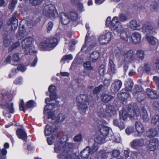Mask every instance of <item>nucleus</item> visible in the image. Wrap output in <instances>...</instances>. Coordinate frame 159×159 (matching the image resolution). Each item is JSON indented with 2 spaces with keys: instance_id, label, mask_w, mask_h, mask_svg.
Masks as SVG:
<instances>
[{
  "instance_id": "f257e3e1",
  "label": "nucleus",
  "mask_w": 159,
  "mask_h": 159,
  "mask_svg": "<svg viewBox=\"0 0 159 159\" xmlns=\"http://www.w3.org/2000/svg\"><path fill=\"white\" fill-rule=\"evenodd\" d=\"M117 50H115V56L116 60L119 65H125L129 63H138V61L134 55V51L131 50L126 51L122 50L117 52Z\"/></svg>"
},
{
  "instance_id": "f03ea898",
  "label": "nucleus",
  "mask_w": 159,
  "mask_h": 159,
  "mask_svg": "<svg viewBox=\"0 0 159 159\" xmlns=\"http://www.w3.org/2000/svg\"><path fill=\"white\" fill-rule=\"evenodd\" d=\"M2 97L0 107L4 110L3 115L6 116L9 113H12L14 111L13 103L11 102L13 97L10 92L4 90L2 92Z\"/></svg>"
},
{
  "instance_id": "7ed1b4c3",
  "label": "nucleus",
  "mask_w": 159,
  "mask_h": 159,
  "mask_svg": "<svg viewBox=\"0 0 159 159\" xmlns=\"http://www.w3.org/2000/svg\"><path fill=\"white\" fill-rule=\"evenodd\" d=\"M64 144L61 142L56 143L54 148L55 152L60 153L57 155L59 159H72L70 155L69 154V151L73 147V144L68 143Z\"/></svg>"
},
{
  "instance_id": "20e7f679",
  "label": "nucleus",
  "mask_w": 159,
  "mask_h": 159,
  "mask_svg": "<svg viewBox=\"0 0 159 159\" xmlns=\"http://www.w3.org/2000/svg\"><path fill=\"white\" fill-rule=\"evenodd\" d=\"M33 39L31 37L26 38L24 39L21 42V45L23 49L24 52L26 54H28L30 52L36 53V52L33 50L34 48L33 47L34 42Z\"/></svg>"
},
{
  "instance_id": "39448f33",
  "label": "nucleus",
  "mask_w": 159,
  "mask_h": 159,
  "mask_svg": "<svg viewBox=\"0 0 159 159\" xmlns=\"http://www.w3.org/2000/svg\"><path fill=\"white\" fill-rule=\"evenodd\" d=\"M57 39L55 38L51 37L41 42L39 46V47L42 48L49 49L53 48L57 45Z\"/></svg>"
},
{
  "instance_id": "423d86ee",
  "label": "nucleus",
  "mask_w": 159,
  "mask_h": 159,
  "mask_svg": "<svg viewBox=\"0 0 159 159\" xmlns=\"http://www.w3.org/2000/svg\"><path fill=\"white\" fill-rule=\"evenodd\" d=\"M43 13L46 16L52 19L55 18L57 15V12L54 6L52 4L45 5L43 9Z\"/></svg>"
},
{
  "instance_id": "0eeeda50",
  "label": "nucleus",
  "mask_w": 159,
  "mask_h": 159,
  "mask_svg": "<svg viewBox=\"0 0 159 159\" xmlns=\"http://www.w3.org/2000/svg\"><path fill=\"white\" fill-rule=\"evenodd\" d=\"M116 113V110L114 107L111 105H107L106 109L104 111L103 109L101 110V111L98 112V115L101 117L106 116H112Z\"/></svg>"
},
{
  "instance_id": "6e6552de",
  "label": "nucleus",
  "mask_w": 159,
  "mask_h": 159,
  "mask_svg": "<svg viewBox=\"0 0 159 159\" xmlns=\"http://www.w3.org/2000/svg\"><path fill=\"white\" fill-rule=\"evenodd\" d=\"M112 35L111 33L107 32L105 34L100 35L98 38L100 44L105 45L108 43L111 39Z\"/></svg>"
},
{
  "instance_id": "1a4fd4ad",
  "label": "nucleus",
  "mask_w": 159,
  "mask_h": 159,
  "mask_svg": "<svg viewBox=\"0 0 159 159\" xmlns=\"http://www.w3.org/2000/svg\"><path fill=\"white\" fill-rule=\"evenodd\" d=\"M116 32L120 34V36L121 39L125 41H128L129 36L123 26L119 27Z\"/></svg>"
},
{
  "instance_id": "9d476101",
  "label": "nucleus",
  "mask_w": 159,
  "mask_h": 159,
  "mask_svg": "<svg viewBox=\"0 0 159 159\" xmlns=\"http://www.w3.org/2000/svg\"><path fill=\"white\" fill-rule=\"evenodd\" d=\"M122 85V82L119 80L115 81L111 86V90L113 93H117L121 88Z\"/></svg>"
},
{
  "instance_id": "9b49d317",
  "label": "nucleus",
  "mask_w": 159,
  "mask_h": 159,
  "mask_svg": "<svg viewBox=\"0 0 159 159\" xmlns=\"http://www.w3.org/2000/svg\"><path fill=\"white\" fill-rule=\"evenodd\" d=\"M144 144V141L142 139L133 140L130 143L131 147L134 148H138Z\"/></svg>"
},
{
  "instance_id": "f8f14e48",
  "label": "nucleus",
  "mask_w": 159,
  "mask_h": 159,
  "mask_svg": "<svg viewBox=\"0 0 159 159\" xmlns=\"http://www.w3.org/2000/svg\"><path fill=\"white\" fill-rule=\"evenodd\" d=\"M16 15H14L12 18L9 19L7 22L8 25H11V30L14 31L16 30L18 26V20L16 19Z\"/></svg>"
},
{
  "instance_id": "ddd939ff",
  "label": "nucleus",
  "mask_w": 159,
  "mask_h": 159,
  "mask_svg": "<svg viewBox=\"0 0 159 159\" xmlns=\"http://www.w3.org/2000/svg\"><path fill=\"white\" fill-rule=\"evenodd\" d=\"M159 144V141L157 139H152L150 140L148 144L149 150L153 151L157 149Z\"/></svg>"
},
{
  "instance_id": "4468645a",
  "label": "nucleus",
  "mask_w": 159,
  "mask_h": 159,
  "mask_svg": "<svg viewBox=\"0 0 159 159\" xmlns=\"http://www.w3.org/2000/svg\"><path fill=\"white\" fill-rule=\"evenodd\" d=\"M153 26L148 22L145 23L142 28V31L147 34H152Z\"/></svg>"
},
{
  "instance_id": "2eb2a0df",
  "label": "nucleus",
  "mask_w": 159,
  "mask_h": 159,
  "mask_svg": "<svg viewBox=\"0 0 159 159\" xmlns=\"http://www.w3.org/2000/svg\"><path fill=\"white\" fill-rule=\"evenodd\" d=\"M132 42L134 44L139 43L141 41L142 36L140 33L138 32H134L131 35Z\"/></svg>"
},
{
  "instance_id": "dca6fc26",
  "label": "nucleus",
  "mask_w": 159,
  "mask_h": 159,
  "mask_svg": "<svg viewBox=\"0 0 159 159\" xmlns=\"http://www.w3.org/2000/svg\"><path fill=\"white\" fill-rule=\"evenodd\" d=\"M120 22L117 17L114 16L113 17L111 20L110 25V27L111 30L115 32L119 27H122V26L120 25H117Z\"/></svg>"
},
{
  "instance_id": "f3484780",
  "label": "nucleus",
  "mask_w": 159,
  "mask_h": 159,
  "mask_svg": "<svg viewBox=\"0 0 159 159\" xmlns=\"http://www.w3.org/2000/svg\"><path fill=\"white\" fill-rule=\"evenodd\" d=\"M89 35L90 33L88 31L85 37V42L86 43V44H89V42L91 47H94L97 44L96 40L95 38L94 37L88 39V37L89 36Z\"/></svg>"
},
{
  "instance_id": "a211bd4d",
  "label": "nucleus",
  "mask_w": 159,
  "mask_h": 159,
  "mask_svg": "<svg viewBox=\"0 0 159 159\" xmlns=\"http://www.w3.org/2000/svg\"><path fill=\"white\" fill-rule=\"evenodd\" d=\"M132 107L131 105H129L128 107V109L129 111V117H130L131 118L133 117H137L139 116L140 114V112L139 111V109L138 108V107L137 106H135L134 107V108L133 110H132V111H133V113H130L131 112L130 111V110L129 109V108L130 109L131 108V107Z\"/></svg>"
},
{
  "instance_id": "6ab92c4d",
  "label": "nucleus",
  "mask_w": 159,
  "mask_h": 159,
  "mask_svg": "<svg viewBox=\"0 0 159 159\" xmlns=\"http://www.w3.org/2000/svg\"><path fill=\"white\" fill-rule=\"evenodd\" d=\"M57 130V128H54L53 126L48 124L44 130L45 135L46 136H49L52 133H54Z\"/></svg>"
},
{
  "instance_id": "aec40b11",
  "label": "nucleus",
  "mask_w": 159,
  "mask_h": 159,
  "mask_svg": "<svg viewBox=\"0 0 159 159\" xmlns=\"http://www.w3.org/2000/svg\"><path fill=\"white\" fill-rule=\"evenodd\" d=\"M16 133L19 139L24 141H25L27 139V134L24 129L22 128L18 129L16 131Z\"/></svg>"
},
{
  "instance_id": "412c9836",
  "label": "nucleus",
  "mask_w": 159,
  "mask_h": 159,
  "mask_svg": "<svg viewBox=\"0 0 159 159\" xmlns=\"http://www.w3.org/2000/svg\"><path fill=\"white\" fill-rule=\"evenodd\" d=\"M50 106V105L47 104L45 106L44 109V114L45 115L48 116V119L51 118L52 120H54L55 118V116L52 112V110L49 109Z\"/></svg>"
},
{
  "instance_id": "4be33fe9",
  "label": "nucleus",
  "mask_w": 159,
  "mask_h": 159,
  "mask_svg": "<svg viewBox=\"0 0 159 159\" xmlns=\"http://www.w3.org/2000/svg\"><path fill=\"white\" fill-rule=\"evenodd\" d=\"M129 27L133 30H139L141 28L140 23L136 20H133L130 22Z\"/></svg>"
},
{
  "instance_id": "5701e85b",
  "label": "nucleus",
  "mask_w": 159,
  "mask_h": 159,
  "mask_svg": "<svg viewBox=\"0 0 159 159\" xmlns=\"http://www.w3.org/2000/svg\"><path fill=\"white\" fill-rule=\"evenodd\" d=\"M118 98L121 101H125V100L129 99L130 98V94L126 92H123L122 90L120 93L117 94Z\"/></svg>"
},
{
  "instance_id": "b1692460",
  "label": "nucleus",
  "mask_w": 159,
  "mask_h": 159,
  "mask_svg": "<svg viewBox=\"0 0 159 159\" xmlns=\"http://www.w3.org/2000/svg\"><path fill=\"white\" fill-rule=\"evenodd\" d=\"M116 68L113 61L111 59H109L108 67V72L112 75L115 73Z\"/></svg>"
},
{
  "instance_id": "393cba45",
  "label": "nucleus",
  "mask_w": 159,
  "mask_h": 159,
  "mask_svg": "<svg viewBox=\"0 0 159 159\" xmlns=\"http://www.w3.org/2000/svg\"><path fill=\"white\" fill-rule=\"evenodd\" d=\"M136 130L139 135H141L144 131L143 125L139 122H136L135 124Z\"/></svg>"
},
{
  "instance_id": "a878e982",
  "label": "nucleus",
  "mask_w": 159,
  "mask_h": 159,
  "mask_svg": "<svg viewBox=\"0 0 159 159\" xmlns=\"http://www.w3.org/2000/svg\"><path fill=\"white\" fill-rule=\"evenodd\" d=\"M56 87L52 85H50L48 89V90L50 93V97L52 99H56L57 98V95L56 93Z\"/></svg>"
},
{
  "instance_id": "bb28decb",
  "label": "nucleus",
  "mask_w": 159,
  "mask_h": 159,
  "mask_svg": "<svg viewBox=\"0 0 159 159\" xmlns=\"http://www.w3.org/2000/svg\"><path fill=\"white\" fill-rule=\"evenodd\" d=\"M114 97L109 93H102L101 96V98L103 102L107 103L111 100Z\"/></svg>"
},
{
  "instance_id": "cd10ccee",
  "label": "nucleus",
  "mask_w": 159,
  "mask_h": 159,
  "mask_svg": "<svg viewBox=\"0 0 159 159\" xmlns=\"http://www.w3.org/2000/svg\"><path fill=\"white\" fill-rule=\"evenodd\" d=\"M89 97L86 94H81L78 95L76 98L77 104L80 103H84L89 100Z\"/></svg>"
},
{
  "instance_id": "c85d7f7f",
  "label": "nucleus",
  "mask_w": 159,
  "mask_h": 159,
  "mask_svg": "<svg viewBox=\"0 0 159 159\" xmlns=\"http://www.w3.org/2000/svg\"><path fill=\"white\" fill-rule=\"evenodd\" d=\"M60 19L62 23L64 25L67 24L70 21L68 15L64 12H62L61 14Z\"/></svg>"
},
{
  "instance_id": "c756f323",
  "label": "nucleus",
  "mask_w": 159,
  "mask_h": 159,
  "mask_svg": "<svg viewBox=\"0 0 159 159\" xmlns=\"http://www.w3.org/2000/svg\"><path fill=\"white\" fill-rule=\"evenodd\" d=\"M111 130L107 126L102 125L100 127V131L101 134L106 137L109 134Z\"/></svg>"
},
{
  "instance_id": "7c9ffc66",
  "label": "nucleus",
  "mask_w": 159,
  "mask_h": 159,
  "mask_svg": "<svg viewBox=\"0 0 159 159\" xmlns=\"http://www.w3.org/2000/svg\"><path fill=\"white\" fill-rule=\"evenodd\" d=\"M90 152V148L88 147L85 148L83 150L80 152V155L83 158H86L89 155Z\"/></svg>"
},
{
  "instance_id": "2f4dec72",
  "label": "nucleus",
  "mask_w": 159,
  "mask_h": 159,
  "mask_svg": "<svg viewBox=\"0 0 159 159\" xmlns=\"http://www.w3.org/2000/svg\"><path fill=\"white\" fill-rule=\"evenodd\" d=\"M146 93L148 97L151 99H156L158 98V95L154 91L149 89H147Z\"/></svg>"
},
{
  "instance_id": "473e14b6",
  "label": "nucleus",
  "mask_w": 159,
  "mask_h": 159,
  "mask_svg": "<svg viewBox=\"0 0 159 159\" xmlns=\"http://www.w3.org/2000/svg\"><path fill=\"white\" fill-rule=\"evenodd\" d=\"M119 118L120 120L126 121L128 118V114L126 110L123 109L119 113Z\"/></svg>"
},
{
  "instance_id": "72a5a7b5",
  "label": "nucleus",
  "mask_w": 159,
  "mask_h": 159,
  "mask_svg": "<svg viewBox=\"0 0 159 159\" xmlns=\"http://www.w3.org/2000/svg\"><path fill=\"white\" fill-rule=\"evenodd\" d=\"M146 38L149 44L152 45H155L157 42V39L152 36L146 35Z\"/></svg>"
},
{
  "instance_id": "f704fd0d",
  "label": "nucleus",
  "mask_w": 159,
  "mask_h": 159,
  "mask_svg": "<svg viewBox=\"0 0 159 159\" xmlns=\"http://www.w3.org/2000/svg\"><path fill=\"white\" fill-rule=\"evenodd\" d=\"M99 57V54L97 51H94L90 55V60L93 62L96 61Z\"/></svg>"
},
{
  "instance_id": "c9c22d12",
  "label": "nucleus",
  "mask_w": 159,
  "mask_h": 159,
  "mask_svg": "<svg viewBox=\"0 0 159 159\" xmlns=\"http://www.w3.org/2000/svg\"><path fill=\"white\" fill-rule=\"evenodd\" d=\"M25 27L22 26L21 28H20L17 34V38L19 39H21L24 36L25 30Z\"/></svg>"
},
{
  "instance_id": "e433bc0d",
  "label": "nucleus",
  "mask_w": 159,
  "mask_h": 159,
  "mask_svg": "<svg viewBox=\"0 0 159 159\" xmlns=\"http://www.w3.org/2000/svg\"><path fill=\"white\" fill-rule=\"evenodd\" d=\"M157 134V132L155 129H152L147 132V135L148 137L151 138L155 136Z\"/></svg>"
},
{
  "instance_id": "4c0bfd02",
  "label": "nucleus",
  "mask_w": 159,
  "mask_h": 159,
  "mask_svg": "<svg viewBox=\"0 0 159 159\" xmlns=\"http://www.w3.org/2000/svg\"><path fill=\"white\" fill-rule=\"evenodd\" d=\"M113 123L115 125L118 127L120 129H123L125 128V126L124 123L122 122H119L117 119H114Z\"/></svg>"
},
{
  "instance_id": "58836bf2",
  "label": "nucleus",
  "mask_w": 159,
  "mask_h": 159,
  "mask_svg": "<svg viewBox=\"0 0 159 159\" xmlns=\"http://www.w3.org/2000/svg\"><path fill=\"white\" fill-rule=\"evenodd\" d=\"M142 118L143 121H148L149 120V118L146 109L143 107L142 108Z\"/></svg>"
},
{
  "instance_id": "ea45409f",
  "label": "nucleus",
  "mask_w": 159,
  "mask_h": 159,
  "mask_svg": "<svg viewBox=\"0 0 159 159\" xmlns=\"http://www.w3.org/2000/svg\"><path fill=\"white\" fill-rule=\"evenodd\" d=\"M73 58V56L71 54L66 55L62 57L61 60L60 61L61 62H63V63H64L65 61L68 62L69 61L72 60Z\"/></svg>"
},
{
  "instance_id": "a19ab883",
  "label": "nucleus",
  "mask_w": 159,
  "mask_h": 159,
  "mask_svg": "<svg viewBox=\"0 0 159 159\" xmlns=\"http://www.w3.org/2000/svg\"><path fill=\"white\" fill-rule=\"evenodd\" d=\"M79 109L84 112L88 109L87 105L84 103L77 104Z\"/></svg>"
},
{
  "instance_id": "79ce46f5",
  "label": "nucleus",
  "mask_w": 159,
  "mask_h": 159,
  "mask_svg": "<svg viewBox=\"0 0 159 159\" xmlns=\"http://www.w3.org/2000/svg\"><path fill=\"white\" fill-rule=\"evenodd\" d=\"M126 83L125 84L126 90L127 92L131 91L132 87L134 85L133 82L132 81L130 80Z\"/></svg>"
},
{
  "instance_id": "37998d69",
  "label": "nucleus",
  "mask_w": 159,
  "mask_h": 159,
  "mask_svg": "<svg viewBox=\"0 0 159 159\" xmlns=\"http://www.w3.org/2000/svg\"><path fill=\"white\" fill-rule=\"evenodd\" d=\"M93 48L91 47L89 42V44H86L85 42L83 46L81 51L82 52H85L86 51L89 52L91 48Z\"/></svg>"
},
{
  "instance_id": "c03bdc74",
  "label": "nucleus",
  "mask_w": 159,
  "mask_h": 159,
  "mask_svg": "<svg viewBox=\"0 0 159 159\" xmlns=\"http://www.w3.org/2000/svg\"><path fill=\"white\" fill-rule=\"evenodd\" d=\"M105 136L101 134L98 135L95 139V141L98 143H102L104 141Z\"/></svg>"
},
{
  "instance_id": "a18cd8bd",
  "label": "nucleus",
  "mask_w": 159,
  "mask_h": 159,
  "mask_svg": "<svg viewBox=\"0 0 159 159\" xmlns=\"http://www.w3.org/2000/svg\"><path fill=\"white\" fill-rule=\"evenodd\" d=\"M151 124L155 125L159 123V116L158 115H155L151 119Z\"/></svg>"
},
{
  "instance_id": "49530a36",
  "label": "nucleus",
  "mask_w": 159,
  "mask_h": 159,
  "mask_svg": "<svg viewBox=\"0 0 159 159\" xmlns=\"http://www.w3.org/2000/svg\"><path fill=\"white\" fill-rule=\"evenodd\" d=\"M136 55L139 59L143 60L145 56L144 52L143 50H138L136 52Z\"/></svg>"
},
{
  "instance_id": "de8ad7c7",
  "label": "nucleus",
  "mask_w": 159,
  "mask_h": 159,
  "mask_svg": "<svg viewBox=\"0 0 159 159\" xmlns=\"http://www.w3.org/2000/svg\"><path fill=\"white\" fill-rule=\"evenodd\" d=\"M69 16L70 19L73 20H76L78 18V16L77 13L75 12H71L70 13Z\"/></svg>"
},
{
  "instance_id": "09e8293b",
  "label": "nucleus",
  "mask_w": 159,
  "mask_h": 159,
  "mask_svg": "<svg viewBox=\"0 0 159 159\" xmlns=\"http://www.w3.org/2000/svg\"><path fill=\"white\" fill-rule=\"evenodd\" d=\"M118 19L120 22H124L127 20V17L125 15L121 14L119 15Z\"/></svg>"
},
{
  "instance_id": "8fccbe9b",
  "label": "nucleus",
  "mask_w": 159,
  "mask_h": 159,
  "mask_svg": "<svg viewBox=\"0 0 159 159\" xmlns=\"http://www.w3.org/2000/svg\"><path fill=\"white\" fill-rule=\"evenodd\" d=\"M35 103L33 100H30L26 103V107L28 108H33L35 106Z\"/></svg>"
},
{
  "instance_id": "3c124183",
  "label": "nucleus",
  "mask_w": 159,
  "mask_h": 159,
  "mask_svg": "<svg viewBox=\"0 0 159 159\" xmlns=\"http://www.w3.org/2000/svg\"><path fill=\"white\" fill-rule=\"evenodd\" d=\"M84 66L85 68L89 70H93V67L91 66L90 63L89 61H87L84 64Z\"/></svg>"
},
{
  "instance_id": "603ef678",
  "label": "nucleus",
  "mask_w": 159,
  "mask_h": 159,
  "mask_svg": "<svg viewBox=\"0 0 159 159\" xmlns=\"http://www.w3.org/2000/svg\"><path fill=\"white\" fill-rule=\"evenodd\" d=\"M30 3L33 6H36L41 3L43 0H29Z\"/></svg>"
},
{
  "instance_id": "864d4df0",
  "label": "nucleus",
  "mask_w": 159,
  "mask_h": 159,
  "mask_svg": "<svg viewBox=\"0 0 159 159\" xmlns=\"http://www.w3.org/2000/svg\"><path fill=\"white\" fill-rule=\"evenodd\" d=\"M11 59L15 62L19 61L20 60L19 54L18 53L14 54L11 57Z\"/></svg>"
},
{
  "instance_id": "5fc2aeb1",
  "label": "nucleus",
  "mask_w": 159,
  "mask_h": 159,
  "mask_svg": "<svg viewBox=\"0 0 159 159\" xmlns=\"http://www.w3.org/2000/svg\"><path fill=\"white\" fill-rule=\"evenodd\" d=\"M99 73L101 75H103L105 73L106 70L104 65H101L99 68Z\"/></svg>"
},
{
  "instance_id": "6e6d98bb",
  "label": "nucleus",
  "mask_w": 159,
  "mask_h": 159,
  "mask_svg": "<svg viewBox=\"0 0 159 159\" xmlns=\"http://www.w3.org/2000/svg\"><path fill=\"white\" fill-rule=\"evenodd\" d=\"M17 2V0H12L9 3V7L10 9H13Z\"/></svg>"
},
{
  "instance_id": "4d7b16f0",
  "label": "nucleus",
  "mask_w": 159,
  "mask_h": 159,
  "mask_svg": "<svg viewBox=\"0 0 159 159\" xmlns=\"http://www.w3.org/2000/svg\"><path fill=\"white\" fill-rule=\"evenodd\" d=\"M7 153V150L5 148H2L1 150V154L0 155V159H5Z\"/></svg>"
},
{
  "instance_id": "13d9d810",
  "label": "nucleus",
  "mask_w": 159,
  "mask_h": 159,
  "mask_svg": "<svg viewBox=\"0 0 159 159\" xmlns=\"http://www.w3.org/2000/svg\"><path fill=\"white\" fill-rule=\"evenodd\" d=\"M19 105L20 110L21 111H23L24 112H25V109L24 102L23 100L22 99L20 100Z\"/></svg>"
},
{
  "instance_id": "bf43d9fd",
  "label": "nucleus",
  "mask_w": 159,
  "mask_h": 159,
  "mask_svg": "<svg viewBox=\"0 0 159 159\" xmlns=\"http://www.w3.org/2000/svg\"><path fill=\"white\" fill-rule=\"evenodd\" d=\"M134 131V129L133 127H128L125 129L126 134L129 135Z\"/></svg>"
},
{
  "instance_id": "052dcab7",
  "label": "nucleus",
  "mask_w": 159,
  "mask_h": 159,
  "mask_svg": "<svg viewBox=\"0 0 159 159\" xmlns=\"http://www.w3.org/2000/svg\"><path fill=\"white\" fill-rule=\"evenodd\" d=\"M142 88L141 87H139L138 85H136L135 86L134 88V91L133 93V94H134L136 93L139 92L142 90Z\"/></svg>"
},
{
  "instance_id": "680f3d73",
  "label": "nucleus",
  "mask_w": 159,
  "mask_h": 159,
  "mask_svg": "<svg viewBox=\"0 0 159 159\" xmlns=\"http://www.w3.org/2000/svg\"><path fill=\"white\" fill-rule=\"evenodd\" d=\"M103 86L102 85H100L98 87L95 88L93 90V93L94 94H97L99 93L102 88Z\"/></svg>"
},
{
  "instance_id": "e2e57ef3",
  "label": "nucleus",
  "mask_w": 159,
  "mask_h": 159,
  "mask_svg": "<svg viewBox=\"0 0 159 159\" xmlns=\"http://www.w3.org/2000/svg\"><path fill=\"white\" fill-rule=\"evenodd\" d=\"M53 26V25L52 22L50 21L48 23L47 28L48 33H49V32L52 29Z\"/></svg>"
},
{
  "instance_id": "0e129e2a",
  "label": "nucleus",
  "mask_w": 159,
  "mask_h": 159,
  "mask_svg": "<svg viewBox=\"0 0 159 159\" xmlns=\"http://www.w3.org/2000/svg\"><path fill=\"white\" fill-rule=\"evenodd\" d=\"M120 154V152L119 150H114L112 152V156L114 157H116Z\"/></svg>"
},
{
  "instance_id": "69168bd1",
  "label": "nucleus",
  "mask_w": 159,
  "mask_h": 159,
  "mask_svg": "<svg viewBox=\"0 0 159 159\" xmlns=\"http://www.w3.org/2000/svg\"><path fill=\"white\" fill-rule=\"evenodd\" d=\"M153 62L156 68L159 70V58H156L153 60Z\"/></svg>"
},
{
  "instance_id": "338daca9",
  "label": "nucleus",
  "mask_w": 159,
  "mask_h": 159,
  "mask_svg": "<svg viewBox=\"0 0 159 159\" xmlns=\"http://www.w3.org/2000/svg\"><path fill=\"white\" fill-rule=\"evenodd\" d=\"M57 136L55 134H53L52 136L51 139L47 138V140L48 143L49 145H51L53 143V139H55V138H56Z\"/></svg>"
},
{
  "instance_id": "774afa93",
  "label": "nucleus",
  "mask_w": 159,
  "mask_h": 159,
  "mask_svg": "<svg viewBox=\"0 0 159 159\" xmlns=\"http://www.w3.org/2000/svg\"><path fill=\"white\" fill-rule=\"evenodd\" d=\"M82 139V137L80 134L77 135L74 137V140L75 142H80Z\"/></svg>"
}]
</instances>
